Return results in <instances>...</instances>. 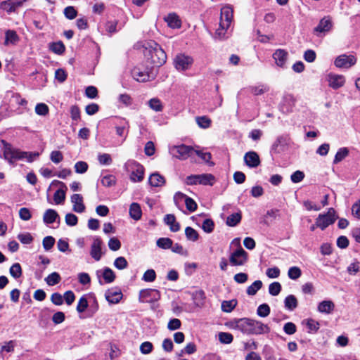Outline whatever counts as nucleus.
<instances>
[{
    "mask_svg": "<svg viewBox=\"0 0 360 360\" xmlns=\"http://www.w3.org/2000/svg\"><path fill=\"white\" fill-rule=\"evenodd\" d=\"M39 156L38 152H25L13 148L11 145L6 143L4 149V157L10 163L13 164L15 160L26 159L28 162H33Z\"/></svg>",
    "mask_w": 360,
    "mask_h": 360,
    "instance_id": "f03ea898",
    "label": "nucleus"
},
{
    "mask_svg": "<svg viewBox=\"0 0 360 360\" xmlns=\"http://www.w3.org/2000/svg\"><path fill=\"white\" fill-rule=\"evenodd\" d=\"M149 108L155 112H161L163 110L162 101L158 98H153L148 102Z\"/></svg>",
    "mask_w": 360,
    "mask_h": 360,
    "instance_id": "473e14b6",
    "label": "nucleus"
},
{
    "mask_svg": "<svg viewBox=\"0 0 360 360\" xmlns=\"http://www.w3.org/2000/svg\"><path fill=\"white\" fill-rule=\"evenodd\" d=\"M345 79L342 75H330L328 76L329 86L334 89H337L344 85Z\"/></svg>",
    "mask_w": 360,
    "mask_h": 360,
    "instance_id": "5701e85b",
    "label": "nucleus"
},
{
    "mask_svg": "<svg viewBox=\"0 0 360 360\" xmlns=\"http://www.w3.org/2000/svg\"><path fill=\"white\" fill-rule=\"evenodd\" d=\"M51 50L57 54H61L65 51V46L61 41L52 43L50 46Z\"/></svg>",
    "mask_w": 360,
    "mask_h": 360,
    "instance_id": "603ef678",
    "label": "nucleus"
},
{
    "mask_svg": "<svg viewBox=\"0 0 360 360\" xmlns=\"http://www.w3.org/2000/svg\"><path fill=\"white\" fill-rule=\"evenodd\" d=\"M172 242L169 238H160L157 240L156 244L160 248L166 250L172 247Z\"/></svg>",
    "mask_w": 360,
    "mask_h": 360,
    "instance_id": "c03bdc74",
    "label": "nucleus"
},
{
    "mask_svg": "<svg viewBox=\"0 0 360 360\" xmlns=\"http://www.w3.org/2000/svg\"><path fill=\"white\" fill-rule=\"evenodd\" d=\"M50 159L53 162L58 164L63 160V155L60 151L53 150L51 153Z\"/></svg>",
    "mask_w": 360,
    "mask_h": 360,
    "instance_id": "774afa93",
    "label": "nucleus"
},
{
    "mask_svg": "<svg viewBox=\"0 0 360 360\" xmlns=\"http://www.w3.org/2000/svg\"><path fill=\"white\" fill-rule=\"evenodd\" d=\"M250 324V319L241 318L234 319L226 323V326L233 330H237L242 333L248 335L249 326Z\"/></svg>",
    "mask_w": 360,
    "mask_h": 360,
    "instance_id": "6e6552de",
    "label": "nucleus"
},
{
    "mask_svg": "<svg viewBox=\"0 0 360 360\" xmlns=\"http://www.w3.org/2000/svg\"><path fill=\"white\" fill-rule=\"evenodd\" d=\"M155 278V271L153 269H148L143 274L142 279L146 282H153Z\"/></svg>",
    "mask_w": 360,
    "mask_h": 360,
    "instance_id": "69168bd1",
    "label": "nucleus"
},
{
    "mask_svg": "<svg viewBox=\"0 0 360 360\" xmlns=\"http://www.w3.org/2000/svg\"><path fill=\"white\" fill-rule=\"evenodd\" d=\"M49 109L44 103H37L35 106V112L41 116H45L49 113Z\"/></svg>",
    "mask_w": 360,
    "mask_h": 360,
    "instance_id": "09e8293b",
    "label": "nucleus"
},
{
    "mask_svg": "<svg viewBox=\"0 0 360 360\" xmlns=\"http://www.w3.org/2000/svg\"><path fill=\"white\" fill-rule=\"evenodd\" d=\"M185 182L187 185L212 186L215 182V177L211 174L190 175L186 177Z\"/></svg>",
    "mask_w": 360,
    "mask_h": 360,
    "instance_id": "423d86ee",
    "label": "nucleus"
},
{
    "mask_svg": "<svg viewBox=\"0 0 360 360\" xmlns=\"http://www.w3.org/2000/svg\"><path fill=\"white\" fill-rule=\"evenodd\" d=\"M74 167L76 173L84 174L87 171L89 166L86 162L79 161L75 163Z\"/></svg>",
    "mask_w": 360,
    "mask_h": 360,
    "instance_id": "13d9d810",
    "label": "nucleus"
},
{
    "mask_svg": "<svg viewBox=\"0 0 360 360\" xmlns=\"http://www.w3.org/2000/svg\"><path fill=\"white\" fill-rule=\"evenodd\" d=\"M243 159L245 164L249 168H256L261 163L259 156L255 151H249L245 153Z\"/></svg>",
    "mask_w": 360,
    "mask_h": 360,
    "instance_id": "2eb2a0df",
    "label": "nucleus"
},
{
    "mask_svg": "<svg viewBox=\"0 0 360 360\" xmlns=\"http://www.w3.org/2000/svg\"><path fill=\"white\" fill-rule=\"evenodd\" d=\"M338 216L336 215L335 210L333 208H329L327 213L320 214L316 219V226L321 230L326 229L328 226L333 224Z\"/></svg>",
    "mask_w": 360,
    "mask_h": 360,
    "instance_id": "39448f33",
    "label": "nucleus"
},
{
    "mask_svg": "<svg viewBox=\"0 0 360 360\" xmlns=\"http://www.w3.org/2000/svg\"><path fill=\"white\" fill-rule=\"evenodd\" d=\"M108 247L111 250L117 251L121 248V243L117 238L113 237L109 240Z\"/></svg>",
    "mask_w": 360,
    "mask_h": 360,
    "instance_id": "338daca9",
    "label": "nucleus"
},
{
    "mask_svg": "<svg viewBox=\"0 0 360 360\" xmlns=\"http://www.w3.org/2000/svg\"><path fill=\"white\" fill-rule=\"evenodd\" d=\"M114 266L120 270H123L128 266V262L124 257H118L114 261Z\"/></svg>",
    "mask_w": 360,
    "mask_h": 360,
    "instance_id": "3c124183",
    "label": "nucleus"
},
{
    "mask_svg": "<svg viewBox=\"0 0 360 360\" xmlns=\"http://www.w3.org/2000/svg\"><path fill=\"white\" fill-rule=\"evenodd\" d=\"M248 335H264L270 332V327L267 324L263 323L262 321L250 319V324L249 326Z\"/></svg>",
    "mask_w": 360,
    "mask_h": 360,
    "instance_id": "1a4fd4ad",
    "label": "nucleus"
},
{
    "mask_svg": "<svg viewBox=\"0 0 360 360\" xmlns=\"http://www.w3.org/2000/svg\"><path fill=\"white\" fill-rule=\"evenodd\" d=\"M71 202L73 204L72 210L74 212L82 213L85 210L83 198L80 194H73L71 196Z\"/></svg>",
    "mask_w": 360,
    "mask_h": 360,
    "instance_id": "4be33fe9",
    "label": "nucleus"
},
{
    "mask_svg": "<svg viewBox=\"0 0 360 360\" xmlns=\"http://www.w3.org/2000/svg\"><path fill=\"white\" fill-rule=\"evenodd\" d=\"M143 54L148 63L155 67L165 63L167 56L160 46L154 41H146L143 44Z\"/></svg>",
    "mask_w": 360,
    "mask_h": 360,
    "instance_id": "f257e3e1",
    "label": "nucleus"
},
{
    "mask_svg": "<svg viewBox=\"0 0 360 360\" xmlns=\"http://www.w3.org/2000/svg\"><path fill=\"white\" fill-rule=\"evenodd\" d=\"M232 243H236L238 248L230 255V264L232 266H243L248 262V255L240 246L239 238H235Z\"/></svg>",
    "mask_w": 360,
    "mask_h": 360,
    "instance_id": "20e7f679",
    "label": "nucleus"
},
{
    "mask_svg": "<svg viewBox=\"0 0 360 360\" xmlns=\"http://www.w3.org/2000/svg\"><path fill=\"white\" fill-rule=\"evenodd\" d=\"M185 235L188 240L193 242L196 241L199 238V235L197 231H195L194 229L190 226L186 228Z\"/></svg>",
    "mask_w": 360,
    "mask_h": 360,
    "instance_id": "a19ab883",
    "label": "nucleus"
},
{
    "mask_svg": "<svg viewBox=\"0 0 360 360\" xmlns=\"http://www.w3.org/2000/svg\"><path fill=\"white\" fill-rule=\"evenodd\" d=\"M284 303L285 307L290 311L294 310L297 307V300L295 296L292 295L287 296Z\"/></svg>",
    "mask_w": 360,
    "mask_h": 360,
    "instance_id": "f704fd0d",
    "label": "nucleus"
},
{
    "mask_svg": "<svg viewBox=\"0 0 360 360\" xmlns=\"http://www.w3.org/2000/svg\"><path fill=\"white\" fill-rule=\"evenodd\" d=\"M160 293L155 289H143L139 292V301L141 302H153L159 300Z\"/></svg>",
    "mask_w": 360,
    "mask_h": 360,
    "instance_id": "9b49d317",
    "label": "nucleus"
},
{
    "mask_svg": "<svg viewBox=\"0 0 360 360\" xmlns=\"http://www.w3.org/2000/svg\"><path fill=\"white\" fill-rule=\"evenodd\" d=\"M195 120L198 125L202 129L209 128L211 124V120L206 116L196 117Z\"/></svg>",
    "mask_w": 360,
    "mask_h": 360,
    "instance_id": "37998d69",
    "label": "nucleus"
},
{
    "mask_svg": "<svg viewBox=\"0 0 360 360\" xmlns=\"http://www.w3.org/2000/svg\"><path fill=\"white\" fill-rule=\"evenodd\" d=\"M356 63V58L353 55L342 54L338 56L334 64L339 68H349Z\"/></svg>",
    "mask_w": 360,
    "mask_h": 360,
    "instance_id": "f8f14e48",
    "label": "nucleus"
},
{
    "mask_svg": "<svg viewBox=\"0 0 360 360\" xmlns=\"http://www.w3.org/2000/svg\"><path fill=\"white\" fill-rule=\"evenodd\" d=\"M105 297L110 304H117L122 298V293L118 288H112L106 290Z\"/></svg>",
    "mask_w": 360,
    "mask_h": 360,
    "instance_id": "a211bd4d",
    "label": "nucleus"
},
{
    "mask_svg": "<svg viewBox=\"0 0 360 360\" xmlns=\"http://www.w3.org/2000/svg\"><path fill=\"white\" fill-rule=\"evenodd\" d=\"M241 218L242 217L240 212L233 213L227 217L226 224L229 226H235L240 223Z\"/></svg>",
    "mask_w": 360,
    "mask_h": 360,
    "instance_id": "c9c22d12",
    "label": "nucleus"
},
{
    "mask_svg": "<svg viewBox=\"0 0 360 360\" xmlns=\"http://www.w3.org/2000/svg\"><path fill=\"white\" fill-rule=\"evenodd\" d=\"M165 21L167 22L168 26L173 29L179 28L181 25V22L179 16L175 13L169 14L165 18Z\"/></svg>",
    "mask_w": 360,
    "mask_h": 360,
    "instance_id": "bb28decb",
    "label": "nucleus"
},
{
    "mask_svg": "<svg viewBox=\"0 0 360 360\" xmlns=\"http://www.w3.org/2000/svg\"><path fill=\"white\" fill-rule=\"evenodd\" d=\"M290 145V139L288 136H281L277 138L271 147L274 153H281L287 150Z\"/></svg>",
    "mask_w": 360,
    "mask_h": 360,
    "instance_id": "ddd939ff",
    "label": "nucleus"
},
{
    "mask_svg": "<svg viewBox=\"0 0 360 360\" xmlns=\"http://www.w3.org/2000/svg\"><path fill=\"white\" fill-rule=\"evenodd\" d=\"M149 183L152 186L160 187L165 184V179L164 176L160 175L159 173L155 172L150 176Z\"/></svg>",
    "mask_w": 360,
    "mask_h": 360,
    "instance_id": "a878e982",
    "label": "nucleus"
},
{
    "mask_svg": "<svg viewBox=\"0 0 360 360\" xmlns=\"http://www.w3.org/2000/svg\"><path fill=\"white\" fill-rule=\"evenodd\" d=\"M18 239L25 245L30 244L33 241V237L30 233H20L18 235Z\"/></svg>",
    "mask_w": 360,
    "mask_h": 360,
    "instance_id": "052dcab7",
    "label": "nucleus"
},
{
    "mask_svg": "<svg viewBox=\"0 0 360 360\" xmlns=\"http://www.w3.org/2000/svg\"><path fill=\"white\" fill-rule=\"evenodd\" d=\"M301 269L297 266H292L288 269V275L290 278L296 280L301 276Z\"/></svg>",
    "mask_w": 360,
    "mask_h": 360,
    "instance_id": "864d4df0",
    "label": "nucleus"
},
{
    "mask_svg": "<svg viewBox=\"0 0 360 360\" xmlns=\"http://www.w3.org/2000/svg\"><path fill=\"white\" fill-rule=\"evenodd\" d=\"M98 160L102 165H110L112 162L110 155L108 153L99 154L98 155Z\"/></svg>",
    "mask_w": 360,
    "mask_h": 360,
    "instance_id": "5fc2aeb1",
    "label": "nucleus"
},
{
    "mask_svg": "<svg viewBox=\"0 0 360 360\" xmlns=\"http://www.w3.org/2000/svg\"><path fill=\"white\" fill-rule=\"evenodd\" d=\"M174 198L175 202H177L179 200H184L186 208L191 212L195 211L197 209L196 202L191 198L188 197L182 193H176Z\"/></svg>",
    "mask_w": 360,
    "mask_h": 360,
    "instance_id": "412c9836",
    "label": "nucleus"
},
{
    "mask_svg": "<svg viewBox=\"0 0 360 360\" xmlns=\"http://www.w3.org/2000/svg\"><path fill=\"white\" fill-rule=\"evenodd\" d=\"M18 40L19 37L15 31L8 30L6 32L5 45H8V44H15Z\"/></svg>",
    "mask_w": 360,
    "mask_h": 360,
    "instance_id": "2f4dec72",
    "label": "nucleus"
},
{
    "mask_svg": "<svg viewBox=\"0 0 360 360\" xmlns=\"http://www.w3.org/2000/svg\"><path fill=\"white\" fill-rule=\"evenodd\" d=\"M65 199V192L62 188L57 190L53 195V200L56 204H62Z\"/></svg>",
    "mask_w": 360,
    "mask_h": 360,
    "instance_id": "8fccbe9b",
    "label": "nucleus"
},
{
    "mask_svg": "<svg viewBox=\"0 0 360 360\" xmlns=\"http://www.w3.org/2000/svg\"><path fill=\"white\" fill-rule=\"evenodd\" d=\"M131 75L134 79L138 82H145L150 79V73L148 69L142 70L139 67H135L131 70Z\"/></svg>",
    "mask_w": 360,
    "mask_h": 360,
    "instance_id": "6ab92c4d",
    "label": "nucleus"
},
{
    "mask_svg": "<svg viewBox=\"0 0 360 360\" xmlns=\"http://www.w3.org/2000/svg\"><path fill=\"white\" fill-rule=\"evenodd\" d=\"M58 217V214L56 210L48 209L44 214L43 221L46 224H53Z\"/></svg>",
    "mask_w": 360,
    "mask_h": 360,
    "instance_id": "cd10ccee",
    "label": "nucleus"
},
{
    "mask_svg": "<svg viewBox=\"0 0 360 360\" xmlns=\"http://www.w3.org/2000/svg\"><path fill=\"white\" fill-rule=\"evenodd\" d=\"M214 228V223L211 219H206L204 220L202 224V229L205 232L210 233L213 231Z\"/></svg>",
    "mask_w": 360,
    "mask_h": 360,
    "instance_id": "4d7b16f0",
    "label": "nucleus"
},
{
    "mask_svg": "<svg viewBox=\"0 0 360 360\" xmlns=\"http://www.w3.org/2000/svg\"><path fill=\"white\" fill-rule=\"evenodd\" d=\"M269 90V86L266 84H260L257 86H250V91L255 96L262 95Z\"/></svg>",
    "mask_w": 360,
    "mask_h": 360,
    "instance_id": "72a5a7b5",
    "label": "nucleus"
},
{
    "mask_svg": "<svg viewBox=\"0 0 360 360\" xmlns=\"http://www.w3.org/2000/svg\"><path fill=\"white\" fill-rule=\"evenodd\" d=\"M9 273L12 277L15 279H18L21 277L22 271L21 266L19 263L13 264L9 269Z\"/></svg>",
    "mask_w": 360,
    "mask_h": 360,
    "instance_id": "58836bf2",
    "label": "nucleus"
},
{
    "mask_svg": "<svg viewBox=\"0 0 360 360\" xmlns=\"http://www.w3.org/2000/svg\"><path fill=\"white\" fill-rule=\"evenodd\" d=\"M101 276H103L105 283H111L115 279V274L114 271L108 267H105L102 270Z\"/></svg>",
    "mask_w": 360,
    "mask_h": 360,
    "instance_id": "c756f323",
    "label": "nucleus"
},
{
    "mask_svg": "<svg viewBox=\"0 0 360 360\" xmlns=\"http://www.w3.org/2000/svg\"><path fill=\"white\" fill-rule=\"evenodd\" d=\"M270 314V307L267 304H260L257 309V314L260 317H266Z\"/></svg>",
    "mask_w": 360,
    "mask_h": 360,
    "instance_id": "de8ad7c7",
    "label": "nucleus"
},
{
    "mask_svg": "<svg viewBox=\"0 0 360 360\" xmlns=\"http://www.w3.org/2000/svg\"><path fill=\"white\" fill-rule=\"evenodd\" d=\"M63 13L65 16L69 20H73L77 17V11L71 6L65 8Z\"/></svg>",
    "mask_w": 360,
    "mask_h": 360,
    "instance_id": "6e6d98bb",
    "label": "nucleus"
},
{
    "mask_svg": "<svg viewBox=\"0 0 360 360\" xmlns=\"http://www.w3.org/2000/svg\"><path fill=\"white\" fill-rule=\"evenodd\" d=\"M103 242L101 238H95L91 246L90 255L96 261H99L103 255Z\"/></svg>",
    "mask_w": 360,
    "mask_h": 360,
    "instance_id": "f3484780",
    "label": "nucleus"
},
{
    "mask_svg": "<svg viewBox=\"0 0 360 360\" xmlns=\"http://www.w3.org/2000/svg\"><path fill=\"white\" fill-rule=\"evenodd\" d=\"M288 57V53L284 49H277L273 54L276 64L282 68H285Z\"/></svg>",
    "mask_w": 360,
    "mask_h": 360,
    "instance_id": "aec40b11",
    "label": "nucleus"
},
{
    "mask_svg": "<svg viewBox=\"0 0 360 360\" xmlns=\"http://www.w3.org/2000/svg\"><path fill=\"white\" fill-rule=\"evenodd\" d=\"M233 19V9L229 6H224L221 9L219 27L215 32V38L224 39L227 37L226 32Z\"/></svg>",
    "mask_w": 360,
    "mask_h": 360,
    "instance_id": "7ed1b4c3",
    "label": "nucleus"
},
{
    "mask_svg": "<svg viewBox=\"0 0 360 360\" xmlns=\"http://www.w3.org/2000/svg\"><path fill=\"white\" fill-rule=\"evenodd\" d=\"M170 153L180 160H186L194 153V149L191 146L184 144L174 146L169 148Z\"/></svg>",
    "mask_w": 360,
    "mask_h": 360,
    "instance_id": "0eeeda50",
    "label": "nucleus"
},
{
    "mask_svg": "<svg viewBox=\"0 0 360 360\" xmlns=\"http://www.w3.org/2000/svg\"><path fill=\"white\" fill-rule=\"evenodd\" d=\"M347 272L351 275H354L360 271V263L354 261L347 266Z\"/></svg>",
    "mask_w": 360,
    "mask_h": 360,
    "instance_id": "0e129e2a",
    "label": "nucleus"
},
{
    "mask_svg": "<svg viewBox=\"0 0 360 360\" xmlns=\"http://www.w3.org/2000/svg\"><path fill=\"white\" fill-rule=\"evenodd\" d=\"M236 304L237 302L235 300L223 301L221 303V309L225 312H231L236 307Z\"/></svg>",
    "mask_w": 360,
    "mask_h": 360,
    "instance_id": "a18cd8bd",
    "label": "nucleus"
},
{
    "mask_svg": "<svg viewBox=\"0 0 360 360\" xmlns=\"http://www.w3.org/2000/svg\"><path fill=\"white\" fill-rule=\"evenodd\" d=\"M61 280V277L60 274L57 272H53L51 274H49L46 278L45 281L46 282L47 285L49 286L55 285L60 283Z\"/></svg>",
    "mask_w": 360,
    "mask_h": 360,
    "instance_id": "e433bc0d",
    "label": "nucleus"
},
{
    "mask_svg": "<svg viewBox=\"0 0 360 360\" xmlns=\"http://www.w3.org/2000/svg\"><path fill=\"white\" fill-rule=\"evenodd\" d=\"M281 290V285L278 282H274L269 286V292L273 296L278 295Z\"/></svg>",
    "mask_w": 360,
    "mask_h": 360,
    "instance_id": "bf43d9fd",
    "label": "nucleus"
},
{
    "mask_svg": "<svg viewBox=\"0 0 360 360\" xmlns=\"http://www.w3.org/2000/svg\"><path fill=\"white\" fill-rule=\"evenodd\" d=\"M218 336L219 342L222 344H231L233 340V336L229 333L220 332Z\"/></svg>",
    "mask_w": 360,
    "mask_h": 360,
    "instance_id": "79ce46f5",
    "label": "nucleus"
},
{
    "mask_svg": "<svg viewBox=\"0 0 360 360\" xmlns=\"http://www.w3.org/2000/svg\"><path fill=\"white\" fill-rule=\"evenodd\" d=\"M164 222L169 226V229L172 232H176L180 229V225L176 221V218L174 214H166L164 217Z\"/></svg>",
    "mask_w": 360,
    "mask_h": 360,
    "instance_id": "393cba45",
    "label": "nucleus"
},
{
    "mask_svg": "<svg viewBox=\"0 0 360 360\" xmlns=\"http://www.w3.org/2000/svg\"><path fill=\"white\" fill-rule=\"evenodd\" d=\"M262 287V282L259 280L255 281L247 288V294L249 295H255L259 290Z\"/></svg>",
    "mask_w": 360,
    "mask_h": 360,
    "instance_id": "ea45409f",
    "label": "nucleus"
},
{
    "mask_svg": "<svg viewBox=\"0 0 360 360\" xmlns=\"http://www.w3.org/2000/svg\"><path fill=\"white\" fill-rule=\"evenodd\" d=\"M55 243V239L52 236H46L42 241L43 247L45 250H51Z\"/></svg>",
    "mask_w": 360,
    "mask_h": 360,
    "instance_id": "e2e57ef3",
    "label": "nucleus"
},
{
    "mask_svg": "<svg viewBox=\"0 0 360 360\" xmlns=\"http://www.w3.org/2000/svg\"><path fill=\"white\" fill-rule=\"evenodd\" d=\"M335 309V304L331 300H323L321 302L317 309L321 313L329 314L333 312Z\"/></svg>",
    "mask_w": 360,
    "mask_h": 360,
    "instance_id": "b1692460",
    "label": "nucleus"
},
{
    "mask_svg": "<svg viewBox=\"0 0 360 360\" xmlns=\"http://www.w3.org/2000/svg\"><path fill=\"white\" fill-rule=\"evenodd\" d=\"M129 215L134 220H139L141 219L142 212L140 205L136 202L131 204L129 207Z\"/></svg>",
    "mask_w": 360,
    "mask_h": 360,
    "instance_id": "c85d7f7f",
    "label": "nucleus"
},
{
    "mask_svg": "<svg viewBox=\"0 0 360 360\" xmlns=\"http://www.w3.org/2000/svg\"><path fill=\"white\" fill-rule=\"evenodd\" d=\"M101 181L103 186L111 187L115 184L116 178L115 176L111 175V174L106 175V176H104L103 177H102Z\"/></svg>",
    "mask_w": 360,
    "mask_h": 360,
    "instance_id": "49530a36",
    "label": "nucleus"
},
{
    "mask_svg": "<svg viewBox=\"0 0 360 360\" xmlns=\"http://www.w3.org/2000/svg\"><path fill=\"white\" fill-rule=\"evenodd\" d=\"M193 63L192 57L185 54H178L174 59L175 68L179 71H185L190 68Z\"/></svg>",
    "mask_w": 360,
    "mask_h": 360,
    "instance_id": "9d476101",
    "label": "nucleus"
},
{
    "mask_svg": "<svg viewBox=\"0 0 360 360\" xmlns=\"http://www.w3.org/2000/svg\"><path fill=\"white\" fill-rule=\"evenodd\" d=\"M143 168L141 165H139L135 170H134L131 175L130 179L134 182L141 181L143 179Z\"/></svg>",
    "mask_w": 360,
    "mask_h": 360,
    "instance_id": "7c9ffc66",
    "label": "nucleus"
},
{
    "mask_svg": "<svg viewBox=\"0 0 360 360\" xmlns=\"http://www.w3.org/2000/svg\"><path fill=\"white\" fill-rule=\"evenodd\" d=\"M333 26L332 21L329 17H324L322 18L318 25L314 29V33L320 36L321 34H325L329 32Z\"/></svg>",
    "mask_w": 360,
    "mask_h": 360,
    "instance_id": "dca6fc26",
    "label": "nucleus"
},
{
    "mask_svg": "<svg viewBox=\"0 0 360 360\" xmlns=\"http://www.w3.org/2000/svg\"><path fill=\"white\" fill-rule=\"evenodd\" d=\"M65 221L68 226H73L77 225L78 222V218L75 214L68 213L65 215Z\"/></svg>",
    "mask_w": 360,
    "mask_h": 360,
    "instance_id": "680f3d73",
    "label": "nucleus"
},
{
    "mask_svg": "<svg viewBox=\"0 0 360 360\" xmlns=\"http://www.w3.org/2000/svg\"><path fill=\"white\" fill-rule=\"evenodd\" d=\"M349 154V150L345 148H340L335 155V158L333 160V164H338L344 160Z\"/></svg>",
    "mask_w": 360,
    "mask_h": 360,
    "instance_id": "4c0bfd02",
    "label": "nucleus"
},
{
    "mask_svg": "<svg viewBox=\"0 0 360 360\" xmlns=\"http://www.w3.org/2000/svg\"><path fill=\"white\" fill-rule=\"evenodd\" d=\"M295 103V98L292 94H285L282 98L279 104V109L283 113H288L292 111Z\"/></svg>",
    "mask_w": 360,
    "mask_h": 360,
    "instance_id": "4468645a",
    "label": "nucleus"
}]
</instances>
